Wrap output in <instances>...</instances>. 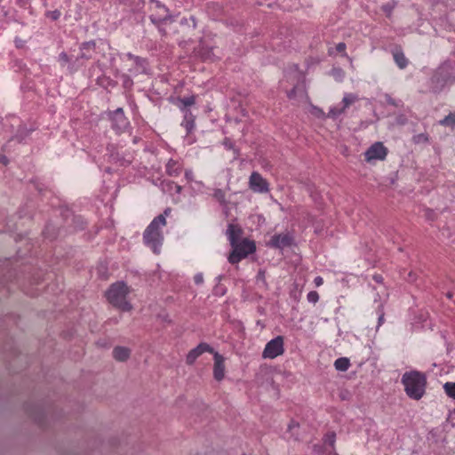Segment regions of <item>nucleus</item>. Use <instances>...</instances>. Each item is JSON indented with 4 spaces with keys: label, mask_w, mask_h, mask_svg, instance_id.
Segmentation results:
<instances>
[{
    "label": "nucleus",
    "mask_w": 455,
    "mask_h": 455,
    "mask_svg": "<svg viewBox=\"0 0 455 455\" xmlns=\"http://www.w3.org/2000/svg\"><path fill=\"white\" fill-rule=\"evenodd\" d=\"M402 384L406 395L413 400H419L426 392L427 377L418 371H406L402 376Z\"/></svg>",
    "instance_id": "obj_1"
},
{
    "label": "nucleus",
    "mask_w": 455,
    "mask_h": 455,
    "mask_svg": "<svg viewBox=\"0 0 455 455\" xmlns=\"http://www.w3.org/2000/svg\"><path fill=\"white\" fill-rule=\"evenodd\" d=\"M166 225V220L164 215H158L146 228L143 234L144 243L150 247L155 253L159 252L162 245L164 236L161 232V228Z\"/></svg>",
    "instance_id": "obj_2"
},
{
    "label": "nucleus",
    "mask_w": 455,
    "mask_h": 455,
    "mask_svg": "<svg viewBox=\"0 0 455 455\" xmlns=\"http://www.w3.org/2000/svg\"><path fill=\"white\" fill-rule=\"evenodd\" d=\"M129 287L124 282L113 283L107 291V299L110 304L121 311L128 312L132 309V304L126 300Z\"/></svg>",
    "instance_id": "obj_3"
},
{
    "label": "nucleus",
    "mask_w": 455,
    "mask_h": 455,
    "mask_svg": "<svg viewBox=\"0 0 455 455\" xmlns=\"http://www.w3.org/2000/svg\"><path fill=\"white\" fill-rule=\"evenodd\" d=\"M231 247L233 250L228 256V261L231 264L240 262L243 259L247 258L256 251L255 243L248 238H244L234 243Z\"/></svg>",
    "instance_id": "obj_4"
},
{
    "label": "nucleus",
    "mask_w": 455,
    "mask_h": 455,
    "mask_svg": "<svg viewBox=\"0 0 455 455\" xmlns=\"http://www.w3.org/2000/svg\"><path fill=\"white\" fill-rule=\"evenodd\" d=\"M149 15L150 20L160 26L164 23L172 22L173 17L171 15L169 9L158 0H149Z\"/></svg>",
    "instance_id": "obj_5"
},
{
    "label": "nucleus",
    "mask_w": 455,
    "mask_h": 455,
    "mask_svg": "<svg viewBox=\"0 0 455 455\" xmlns=\"http://www.w3.org/2000/svg\"><path fill=\"white\" fill-rule=\"evenodd\" d=\"M454 67L450 62L443 63L435 72L432 81L443 86V84L455 81Z\"/></svg>",
    "instance_id": "obj_6"
},
{
    "label": "nucleus",
    "mask_w": 455,
    "mask_h": 455,
    "mask_svg": "<svg viewBox=\"0 0 455 455\" xmlns=\"http://www.w3.org/2000/svg\"><path fill=\"white\" fill-rule=\"evenodd\" d=\"M284 353V341L283 336H277L269 340L262 352L263 358L274 359Z\"/></svg>",
    "instance_id": "obj_7"
},
{
    "label": "nucleus",
    "mask_w": 455,
    "mask_h": 455,
    "mask_svg": "<svg viewBox=\"0 0 455 455\" xmlns=\"http://www.w3.org/2000/svg\"><path fill=\"white\" fill-rule=\"evenodd\" d=\"M108 117L112 123V129L118 134L127 131L130 125V122L124 116V109L118 108L115 111L108 113Z\"/></svg>",
    "instance_id": "obj_8"
},
{
    "label": "nucleus",
    "mask_w": 455,
    "mask_h": 455,
    "mask_svg": "<svg viewBox=\"0 0 455 455\" xmlns=\"http://www.w3.org/2000/svg\"><path fill=\"white\" fill-rule=\"evenodd\" d=\"M387 148L382 142L373 143L364 153L365 161L370 163L374 160H384L387 155Z\"/></svg>",
    "instance_id": "obj_9"
},
{
    "label": "nucleus",
    "mask_w": 455,
    "mask_h": 455,
    "mask_svg": "<svg viewBox=\"0 0 455 455\" xmlns=\"http://www.w3.org/2000/svg\"><path fill=\"white\" fill-rule=\"evenodd\" d=\"M249 188L255 193L264 194L269 191V184L259 172H253L249 178Z\"/></svg>",
    "instance_id": "obj_10"
},
{
    "label": "nucleus",
    "mask_w": 455,
    "mask_h": 455,
    "mask_svg": "<svg viewBox=\"0 0 455 455\" xmlns=\"http://www.w3.org/2000/svg\"><path fill=\"white\" fill-rule=\"evenodd\" d=\"M208 352L213 354L214 349L207 343L201 342L195 348L191 349L186 357V363L188 365H193L196 359L201 356L204 353Z\"/></svg>",
    "instance_id": "obj_11"
},
{
    "label": "nucleus",
    "mask_w": 455,
    "mask_h": 455,
    "mask_svg": "<svg viewBox=\"0 0 455 455\" xmlns=\"http://www.w3.org/2000/svg\"><path fill=\"white\" fill-rule=\"evenodd\" d=\"M293 237L289 233L275 235L268 244L273 248L283 249L292 244Z\"/></svg>",
    "instance_id": "obj_12"
},
{
    "label": "nucleus",
    "mask_w": 455,
    "mask_h": 455,
    "mask_svg": "<svg viewBox=\"0 0 455 455\" xmlns=\"http://www.w3.org/2000/svg\"><path fill=\"white\" fill-rule=\"evenodd\" d=\"M213 377L217 381H221L225 377V358L220 353L213 352Z\"/></svg>",
    "instance_id": "obj_13"
},
{
    "label": "nucleus",
    "mask_w": 455,
    "mask_h": 455,
    "mask_svg": "<svg viewBox=\"0 0 455 455\" xmlns=\"http://www.w3.org/2000/svg\"><path fill=\"white\" fill-rule=\"evenodd\" d=\"M242 235L243 229L239 225L232 223L228 224L226 230V235L228 236L230 245H234V243L239 242Z\"/></svg>",
    "instance_id": "obj_14"
},
{
    "label": "nucleus",
    "mask_w": 455,
    "mask_h": 455,
    "mask_svg": "<svg viewBox=\"0 0 455 455\" xmlns=\"http://www.w3.org/2000/svg\"><path fill=\"white\" fill-rule=\"evenodd\" d=\"M181 110L184 112V119L181 125L186 129L187 134L188 135L196 127V117L189 109L184 110L181 108Z\"/></svg>",
    "instance_id": "obj_15"
},
{
    "label": "nucleus",
    "mask_w": 455,
    "mask_h": 455,
    "mask_svg": "<svg viewBox=\"0 0 455 455\" xmlns=\"http://www.w3.org/2000/svg\"><path fill=\"white\" fill-rule=\"evenodd\" d=\"M392 54H393V58H394L395 64L397 65V67L400 69H404L408 66L409 60L405 57V55L400 46L395 47L392 51Z\"/></svg>",
    "instance_id": "obj_16"
},
{
    "label": "nucleus",
    "mask_w": 455,
    "mask_h": 455,
    "mask_svg": "<svg viewBox=\"0 0 455 455\" xmlns=\"http://www.w3.org/2000/svg\"><path fill=\"white\" fill-rule=\"evenodd\" d=\"M96 44L94 41L84 42L80 46V59L90 60L95 52Z\"/></svg>",
    "instance_id": "obj_17"
},
{
    "label": "nucleus",
    "mask_w": 455,
    "mask_h": 455,
    "mask_svg": "<svg viewBox=\"0 0 455 455\" xmlns=\"http://www.w3.org/2000/svg\"><path fill=\"white\" fill-rule=\"evenodd\" d=\"M127 58L133 60L134 62V68L130 69V72L133 75H137L140 73H143L146 70V60L140 57L134 56L132 53H127Z\"/></svg>",
    "instance_id": "obj_18"
},
{
    "label": "nucleus",
    "mask_w": 455,
    "mask_h": 455,
    "mask_svg": "<svg viewBox=\"0 0 455 455\" xmlns=\"http://www.w3.org/2000/svg\"><path fill=\"white\" fill-rule=\"evenodd\" d=\"M131 350L126 347H116L113 349V357L119 362H125L129 359Z\"/></svg>",
    "instance_id": "obj_19"
},
{
    "label": "nucleus",
    "mask_w": 455,
    "mask_h": 455,
    "mask_svg": "<svg viewBox=\"0 0 455 455\" xmlns=\"http://www.w3.org/2000/svg\"><path fill=\"white\" fill-rule=\"evenodd\" d=\"M181 164L173 159H170L166 164V173L169 176L177 177L181 173Z\"/></svg>",
    "instance_id": "obj_20"
},
{
    "label": "nucleus",
    "mask_w": 455,
    "mask_h": 455,
    "mask_svg": "<svg viewBox=\"0 0 455 455\" xmlns=\"http://www.w3.org/2000/svg\"><path fill=\"white\" fill-rule=\"evenodd\" d=\"M161 185H162V189L164 192L172 193L174 191L176 194H180L181 192V190H182L181 186H180V185H178L175 182L171 181V180L163 181Z\"/></svg>",
    "instance_id": "obj_21"
},
{
    "label": "nucleus",
    "mask_w": 455,
    "mask_h": 455,
    "mask_svg": "<svg viewBox=\"0 0 455 455\" xmlns=\"http://www.w3.org/2000/svg\"><path fill=\"white\" fill-rule=\"evenodd\" d=\"M335 369L340 371H346L349 366L350 362L347 357H339L334 362Z\"/></svg>",
    "instance_id": "obj_22"
},
{
    "label": "nucleus",
    "mask_w": 455,
    "mask_h": 455,
    "mask_svg": "<svg viewBox=\"0 0 455 455\" xmlns=\"http://www.w3.org/2000/svg\"><path fill=\"white\" fill-rule=\"evenodd\" d=\"M357 100H358L357 95L353 94V93H346L342 99L343 106L341 108H344V111H345L350 105H352L353 103H355Z\"/></svg>",
    "instance_id": "obj_23"
},
{
    "label": "nucleus",
    "mask_w": 455,
    "mask_h": 455,
    "mask_svg": "<svg viewBox=\"0 0 455 455\" xmlns=\"http://www.w3.org/2000/svg\"><path fill=\"white\" fill-rule=\"evenodd\" d=\"M439 124L443 126H449L451 129L455 128V113H450L443 119L439 121Z\"/></svg>",
    "instance_id": "obj_24"
},
{
    "label": "nucleus",
    "mask_w": 455,
    "mask_h": 455,
    "mask_svg": "<svg viewBox=\"0 0 455 455\" xmlns=\"http://www.w3.org/2000/svg\"><path fill=\"white\" fill-rule=\"evenodd\" d=\"M213 198L218 201L220 204L226 205V193L220 188H215L212 194Z\"/></svg>",
    "instance_id": "obj_25"
},
{
    "label": "nucleus",
    "mask_w": 455,
    "mask_h": 455,
    "mask_svg": "<svg viewBox=\"0 0 455 455\" xmlns=\"http://www.w3.org/2000/svg\"><path fill=\"white\" fill-rule=\"evenodd\" d=\"M182 107H180V109L183 108L186 110L187 107H190L195 104L196 102V97L194 95L189 97H184L179 100Z\"/></svg>",
    "instance_id": "obj_26"
},
{
    "label": "nucleus",
    "mask_w": 455,
    "mask_h": 455,
    "mask_svg": "<svg viewBox=\"0 0 455 455\" xmlns=\"http://www.w3.org/2000/svg\"><path fill=\"white\" fill-rule=\"evenodd\" d=\"M443 389L449 397L455 399V382H446Z\"/></svg>",
    "instance_id": "obj_27"
},
{
    "label": "nucleus",
    "mask_w": 455,
    "mask_h": 455,
    "mask_svg": "<svg viewBox=\"0 0 455 455\" xmlns=\"http://www.w3.org/2000/svg\"><path fill=\"white\" fill-rule=\"evenodd\" d=\"M384 97H385L386 103L390 106H394L395 108H402L403 106V103L401 100H395V99L392 98L389 94H385Z\"/></svg>",
    "instance_id": "obj_28"
},
{
    "label": "nucleus",
    "mask_w": 455,
    "mask_h": 455,
    "mask_svg": "<svg viewBox=\"0 0 455 455\" xmlns=\"http://www.w3.org/2000/svg\"><path fill=\"white\" fill-rule=\"evenodd\" d=\"M344 112H345L344 108H342L332 107L330 108V110L328 112V116L335 119L338 116H339L341 114H343Z\"/></svg>",
    "instance_id": "obj_29"
},
{
    "label": "nucleus",
    "mask_w": 455,
    "mask_h": 455,
    "mask_svg": "<svg viewBox=\"0 0 455 455\" xmlns=\"http://www.w3.org/2000/svg\"><path fill=\"white\" fill-rule=\"evenodd\" d=\"M307 301L315 304L319 300V294L315 291H311L307 295Z\"/></svg>",
    "instance_id": "obj_30"
},
{
    "label": "nucleus",
    "mask_w": 455,
    "mask_h": 455,
    "mask_svg": "<svg viewBox=\"0 0 455 455\" xmlns=\"http://www.w3.org/2000/svg\"><path fill=\"white\" fill-rule=\"evenodd\" d=\"M336 440V435L334 432H330L325 435V442L328 443L331 446H333Z\"/></svg>",
    "instance_id": "obj_31"
},
{
    "label": "nucleus",
    "mask_w": 455,
    "mask_h": 455,
    "mask_svg": "<svg viewBox=\"0 0 455 455\" xmlns=\"http://www.w3.org/2000/svg\"><path fill=\"white\" fill-rule=\"evenodd\" d=\"M346 48H347V45L345 43L341 42V43H339L337 45H336V51L342 53L343 56H347V53H346Z\"/></svg>",
    "instance_id": "obj_32"
},
{
    "label": "nucleus",
    "mask_w": 455,
    "mask_h": 455,
    "mask_svg": "<svg viewBox=\"0 0 455 455\" xmlns=\"http://www.w3.org/2000/svg\"><path fill=\"white\" fill-rule=\"evenodd\" d=\"M59 60L62 63V65H65L69 62V57L66 52H63L59 55Z\"/></svg>",
    "instance_id": "obj_33"
},
{
    "label": "nucleus",
    "mask_w": 455,
    "mask_h": 455,
    "mask_svg": "<svg viewBox=\"0 0 455 455\" xmlns=\"http://www.w3.org/2000/svg\"><path fill=\"white\" fill-rule=\"evenodd\" d=\"M194 281L196 283V284L197 285H200L204 283V275L202 273H197L195 276H194Z\"/></svg>",
    "instance_id": "obj_34"
},
{
    "label": "nucleus",
    "mask_w": 455,
    "mask_h": 455,
    "mask_svg": "<svg viewBox=\"0 0 455 455\" xmlns=\"http://www.w3.org/2000/svg\"><path fill=\"white\" fill-rule=\"evenodd\" d=\"M185 178L188 181H192L194 179V173L192 170H186L185 171Z\"/></svg>",
    "instance_id": "obj_35"
},
{
    "label": "nucleus",
    "mask_w": 455,
    "mask_h": 455,
    "mask_svg": "<svg viewBox=\"0 0 455 455\" xmlns=\"http://www.w3.org/2000/svg\"><path fill=\"white\" fill-rule=\"evenodd\" d=\"M383 11L387 13V16H390L391 15V12H392V7L388 4L387 5H384L382 7Z\"/></svg>",
    "instance_id": "obj_36"
},
{
    "label": "nucleus",
    "mask_w": 455,
    "mask_h": 455,
    "mask_svg": "<svg viewBox=\"0 0 455 455\" xmlns=\"http://www.w3.org/2000/svg\"><path fill=\"white\" fill-rule=\"evenodd\" d=\"M314 283H315V286L318 287V286H321L323 284V278L321 276H316L315 278V280H314Z\"/></svg>",
    "instance_id": "obj_37"
},
{
    "label": "nucleus",
    "mask_w": 455,
    "mask_h": 455,
    "mask_svg": "<svg viewBox=\"0 0 455 455\" xmlns=\"http://www.w3.org/2000/svg\"><path fill=\"white\" fill-rule=\"evenodd\" d=\"M223 144H224V146H225L227 148H229V149H230V148H233V144H232V142L230 141V140H229V139H225V140H224V143H223Z\"/></svg>",
    "instance_id": "obj_38"
},
{
    "label": "nucleus",
    "mask_w": 455,
    "mask_h": 455,
    "mask_svg": "<svg viewBox=\"0 0 455 455\" xmlns=\"http://www.w3.org/2000/svg\"><path fill=\"white\" fill-rule=\"evenodd\" d=\"M384 322V314L382 313L379 316V321H378V327L380 326Z\"/></svg>",
    "instance_id": "obj_39"
},
{
    "label": "nucleus",
    "mask_w": 455,
    "mask_h": 455,
    "mask_svg": "<svg viewBox=\"0 0 455 455\" xmlns=\"http://www.w3.org/2000/svg\"><path fill=\"white\" fill-rule=\"evenodd\" d=\"M287 96H288V98L292 99V98L295 96V88H293L292 90H291V91L287 93Z\"/></svg>",
    "instance_id": "obj_40"
},
{
    "label": "nucleus",
    "mask_w": 455,
    "mask_h": 455,
    "mask_svg": "<svg viewBox=\"0 0 455 455\" xmlns=\"http://www.w3.org/2000/svg\"><path fill=\"white\" fill-rule=\"evenodd\" d=\"M0 162L3 163L4 164H8V160L5 156H2L0 158Z\"/></svg>",
    "instance_id": "obj_41"
},
{
    "label": "nucleus",
    "mask_w": 455,
    "mask_h": 455,
    "mask_svg": "<svg viewBox=\"0 0 455 455\" xmlns=\"http://www.w3.org/2000/svg\"><path fill=\"white\" fill-rule=\"evenodd\" d=\"M170 211H171V210H170L169 208H168V209H166V210H164V213H163L162 215H164V218L166 219V216L170 213Z\"/></svg>",
    "instance_id": "obj_42"
},
{
    "label": "nucleus",
    "mask_w": 455,
    "mask_h": 455,
    "mask_svg": "<svg viewBox=\"0 0 455 455\" xmlns=\"http://www.w3.org/2000/svg\"><path fill=\"white\" fill-rule=\"evenodd\" d=\"M374 279L377 281V282H380L382 277L380 275H375L374 276Z\"/></svg>",
    "instance_id": "obj_43"
},
{
    "label": "nucleus",
    "mask_w": 455,
    "mask_h": 455,
    "mask_svg": "<svg viewBox=\"0 0 455 455\" xmlns=\"http://www.w3.org/2000/svg\"><path fill=\"white\" fill-rule=\"evenodd\" d=\"M447 297H448L449 299H451V298L452 297V293L448 292V293H447Z\"/></svg>",
    "instance_id": "obj_44"
},
{
    "label": "nucleus",
    "mask_w": 455,
    "mask_h": 455,
    "mask_svg": "<svg viewBox=\"0 0 455 455\" xmlns=\"http://www.w3.org/2000/svg\"><path fill=\"white\" fill-rule=\"evenodd\" d=\"M243 455H245V454H243Z\"/></svg>",
    "instance_id": "obj_45"
}]
</instances>
